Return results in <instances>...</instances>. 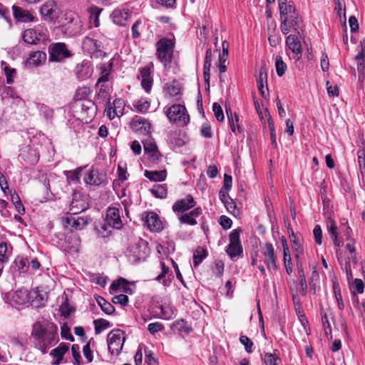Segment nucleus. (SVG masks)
Returning <instances> with one entry per match:
<instances>
[{"label":"nucleus","mask_w":365,"mask_h":365,"mask_svg":"<svg viewBox=\"0 0 365 365\" xmlns=\"http://www.w3.org/2000/svg\"><path fill=\"white\" fill-rule=\"evenodd\" d=\"M31 336L35 347L45 354L58 342V327L48 321L37 322L33 325Z\"/></svg>","instance_id":"obj_1"},{"label":"nucleus","mask_w":365,"mask_h":365,"mask_svg":"<svg viewBox=\"0 0 365 365\" xmlns=\"http://www.w3.org/2000/svg\"><path fill=\"white\" fill-rule=\"evenodd\" d=\"M157 56L165 68H170L173 57L175 41L173 39L163 38L157 43Z\"/></svg>","instance_id":"obj_2"},{"label":"nucleus","mask_w":365,"mask_h":365,"mask_svg":"<svg viewBox=\"0 0 365 365\" xmlns=\"http://www.w3.org/2000/svg\"><path fill=\"white\" fill-rule=\"evenodd\" d=\"M165 113L170 121L176 123L180 125H186L190 121V117L185 107L180 104L171 106Z\"/></svg>","instance_id":"obj_3"},{"label":"nucleus","mask_w":365,"mask_h":365,"mask_svg":"<svg viewBox=\"0 0 365 365\" xmlns=\"http://www.w3.org/2000/svg\"><path fill=\"white\" fill-rule=\"evenodd\" d=\"M241 232L242 230L238 227L232 230L229 235L230 244L226 252L232 259L239 257L242 253V246L240 240Z\"/></svg>","instance_id":"obj_4"},{"label":"nucleus","mask_w":365,"mask_h":365,"mask_svg":"<svg viewBox=\"0 0 365 365\" xmlns=\"http://www.w3.org/2000/svg\"><path fill=\"white\" fill-rule=\"evenodd\" d=\"M124 334L118 329L112 331L108 335V346L112 354H118L121 351L125 341Z\"/></svg>","instance_id":"obj_5"},{"label":"nucleus","mask_w":365,"mask_h":365,"mask_svg":"<svg viewBox=\"0 0 365 365\" xmlns=\"http://www.w3.org/2000/svg\"><path fill=\"white\" fill-rule=\"evenodd\" d=\"M49 61H61L71 56V52L66 48L63 43H56L51 46L49 48Z\"/></svg>","instance_id":"obj_6"},{"label":"nucleus","mask_w":365,"mask_h":365,"mask_svg":"<svg viewBox=\"0 0 365 365\" xmlns=\"http://www.w3.org/2000/svg\"><path fill=\"white\" fill-rule=\"evenodd\" d=\"M262 253L264 257V262L268 269H277V255L272 244L267 242L262 248Z\"/></svg>","instance_id":"obj_7"},{"label":"nucleus","mask_w":365,"mask_h":365,"mask_svg":"<svg viewBox=\"0 0 365 365\" xmlns=\"http://www.w3.org/2000/svg\"><path fill=\"white\" fill-rule=\"evenodd\" d=\"M36 292H30L26 289H19L12 295V302L17 305H24L31 302L34 297H37Z\"/></svg>","instance_id":"obj_8"},{"label":"nucleus","mask_w":365,"mask_h":365,"mask_svg":"<svg viewBox=\"0 0 365 365\" xmlns=\"http://www.w3.org/2000/svg\"><path fill=\"white\" fill-rule=\"evenodd\" d=\"M105 179L103 174L101 173L98 169L92 167L85 174L83 181L86 185L99 186L104 182Z\"/></svg>","instance_id":"obj_9"},{"label":"nucleus","mask_w":365,"mask_h":365,"mask_svg":"<svg viewBox=\"0 0 365 365\" xmlns=\"http://www.w3.org/2000/svg\"><path fill=\"white\" fill-rule=\"evenodd\" d=\"M41 14L46 21H52L58 16V6L55 1L48 0L41 7Z\"/></svg>","instance_id":"obj_10"},{"label":"nucleus","mask_w":365,"mask_h":365,"mask_svg":"<svg viewBox=\"0 0 365 365\" xmlns=\"http://www.w3.org/2000/svg\"><path fill=\"white\" fill-rule=\"evenodd\" d=\"M143 220L148 228L153 232H159L163 229L162 222L158 215L153 212H145L143 215Z\"/></svg>","instance_id":"obj_11"},{"label":"nucleus","mask_w":365,"mask_h":365,"mask_svg":"<svg viewBox=\"0 0 365 365\" xmlns=\"http://www.w3.org/2000/svg\"><path fill=\"white\" fill-rule=\"evenodd\" d=\"M130 125L134 131L142 133H149L151 128L150 123L148 120L138 115L133 118Z\"/></svg>","instance_id":"obj_12"},{"label":"nucleus","mask_w":365,"mask_h":365,"mask_svg":"<svg viewBox=\"0 0 365 365\" xmlns=\"http://www.w3.org/2000/svg\"><path fill=\"white\" fill-rule=\"evenodd\" d=\"M106 220L109 226L115 229H120L123 225L119 210L116 207L108 208Z\"/></svg>","instance_id":"obj_13"},{"label":"nucleus","mask_w":365,"mask_h":365,"mask_svg":"<svg viewBox=\"0 0 365 365\" xmlns=\"http://www.w3.org/2000/svg\"><path fill=\"white\" fill-rule=\"evenodd\" d=\"M12 11L14 17L17 21L28 23L35 20V17L31 11L21 7L14 5L12 6Z\"/></svg>","instance_id":"obj_14"},{"label":"nucleus","mask_w":365,"mask_h":365,"mask_svg":"<svg viewBox=\"0 0 365 365\" xmlns=\"http://www.w3.org/2000/svg\"><path fill=\"white\" fill-rule=\"evenodd\" d=\"M357 62L359 78L361 81L365 75V42L361 41L359 46V52L355 57Z\"/></svg>","instance_id":"obj_15"},{"label":"nucleus","mask_w":365,"mask_h":365,"mask_svg":"<svg viewBox=\"0 0 365 365\" xmlns=\"http://www.w3.org/2000/svg\"><path fill=\"white\" fill-rule=\"evenodd\" d=\"M195 205L194 198L190 195H188L185 198L177 200L173 205V210L174 212H184L195 207Z\"/></svg>","instance_id":"obj_16"},{"label":"nucleus","mask_w":365,"mask_h":365,"mask_svg":"<svg viewBox=\"0 0 365 365\" xmlns=\"http://www.w3.org/2000/svg\"><path fill=\"white\" fill-rule=\"evenodd\" d=\"M202 212V210L201 207H196L189 212L182 214L179 217V221L182 224H187L192 226L195 225L197 223L196 218L198 217Z\"/></svg>","instance_id":"obj_17"},{"label":"nucleus","mask_w":365,"mask_h":365,"mask_svg":"<svg viewBox=\"0 0 365 365\" xmlns=\"http://www.w3.org/2000/svg\"><path fill=\"white\" fill-rule=\"evenodd\" d=\"M44 37L45 34L36 29H26L23 34L24 41L29 44H37L44 38Z\"/></svg>","instance_id":"obj_18"},{"label":"nucleus","mask_w":365,"mask_h":365,"mask_svg":"<svg viewBox=\"0 0 365 365\" xmlns=\"http://www.w3.org/2000/svg\"><path fill=\"white\" fill-rule=\"evenodd\" d=\"M286 44L295 55L294 58L297 60H299L302 56V48L301 43L297 36L292 34L289 35L286 39Z\"/></svg>","instance_id":"obj_19"},{"label":"nucleus","mask_w":365,"mask_h":365,"mask_svg":"<svg viewBox=\"0 0 365 365\" xmlns=\"http://www.w3.org/2000/svg\"><path fill=\"white\" fill-rule=\"evenodd\" d=\"M141 86L143 88L149 93L153 86V78L151 76V67L145 66L140 70Z\"/></svg>","instance_id":"obj_20"},{"label":"nucleus","mask_w":365,"mask_h":365,"mask_svg":"<svg viewBox=\"0 0 365 365\" xmlns=\"http://www.w3.org/2000/svg\"><path fill=\"white\" fill-rule=\"evenodd\" d=\"M82 47L88 53H96L101 51V43L90 37H86L83 41Z\"/></svg>","instance_id":"obj_21"},{"label":"nucleus","mask_w":365,"mask_h":365,"mask_svg":"<svg viewBox=\"0 0 365 365\" xmlns=\"http://www.w3.org/2000/svg\"><path fill=\"white\" fill-rule=\"evenodd\" d=\"M69 346L66 344L61 343L59 346L54 349H53L51 352V355L53 357V364L57 365L59 364L64 354L68 351Z\"/></svg>","instance_id":"obj_22"},{"label":"nucleus","mask_w":365,"mask_h":365,"mask_svg":"<svg viewBox=\"0 0 365 365\" xmlns=\"http://www.w3.org/2000/svg\"><path fill=\"white\" fill-rule=\"evenodd\" d=\"M46 60V54L45 52L37 51L31 52L27 60V63L34 66H39L42 65Z\"/></svg>","instance_id":"obj_23"},{"label":"nucleus","mask_w":365,"mask_h":365,"mask_svg":"<svg viewBox=\"0 0 365 365\" xmlns=\"http://www.w3.org/2000/svg\"><path fill=\"white\" fill-rule=\"evenodd\" d=\"M144 175L150 181L162 182L167 178V171L165 169L162 170H145Z\"/></svg>","instance_id":"obj_24"},{"label":"nucleus","mask_w":365,"mask_h":365,"mask_svg":"<svg viewBox=\"0 0 365 365\" xmlns=\"http://www.w3.org/2000/svg\"><path fill=\"white\" fill-rule=\"evenodd\" d=\"M280 17L283 19L286 16L293 14L295 11V7L292 1L286 2V0H278Z\"/></svg>","instance_id":"obj_25"},{"label":"nucleus","mask_w":365,"mask_h":365,"mask_svg":"<svg viewBox=\"0 0 365 365\" xmlns=\"http://www.w3.org/2000/svg\"><path fill=\"white\" fill-rule=\"evenodd\" d=\"M65 224L76 230H81L87 224V221L81 217L75 218L73 216H70L65 218Z\"/></svg>","instance_id":"obj_26"},{"label":"nucleus","mask_w":365,"mask_h":365,"mask_svg":"<svg viewBox=\"0 0 365 365\" xmlns=\"http://www.w3.org/2000/svg\"><path fill=\"white\" fill-rule=\"evenodd\" d=\"M283 242V252H284V263L287 273L290 275L292 273V264L291 256L289 254V248L285 239L282 240Z\"/></svg>","instance_id":"obj_27"},{"label":"nucleus","mask_w":365,"mask_h":365,"mask_svg":"<svg viewBox=\"0 0 365 365\" xmlns=\"http://www.w3.org/2000/svg\"><path fill=\"white\" fill-rule=\"evenodd\" d=\"M164 93L171 97L177 96L180 93V86L178 82L174 81L166 83L164 86Z\"/></svg>","instance_id":"obj_28"},{"label":"nucleus","mask_w":365,"mask_h":365,"mask_svg":"<svg viewBox=\"0 0 365 365\" xmlns=\"http://www.w3.org/2000/svg\"><path fill=\"white\" fill-rule=\"evenodd\" d=\"M297 272L299 277V285H300V292L303 295H305L307 293V281L304 275V269L302 267V264L300 262H297Z\"/></svg>","instance_id":"obj_29"},{"label":"nucleus","mask_w":365,"mask_h":365,"mask_svg":"<svg viewBox=\"0 0 365 365\" xmlns=\"http://www.w3.org/2000/svg\"><path fill=\"white\" fill-rule=\"evenodd\" d=\"M96 301L101 310L106 314H111L115 312V307L104 298L98 296L96 298Z\"/></svg>","instance_id":"obj_30"},{"label":"nucleus","mask_w":365,"mask_h":365,"mask_svg":"<svg viewBox=\"0 0 365 365\" xmlns=\"http://www.w3.org/2000/svg\"><path fill=\"white\" fill-rule=\"evenodd\" d=\"M113 19L115 24L125 25V21L129 16L128 12H123L122 11L117 10L113 12Z\"/></svg>","instance_id":"obj_31"},{"label":"nucleus","mask_w":365,"mask_h":365,"mask_svg":"<svg viewBox=\"0 0 365 365\" xmlns=\"http://www.w3.org/2000/svg\"><path fill=\"white\" fill-rule=\"evenodd\" d=\"M206 257L207 251L201 247H198L193 255L194 267H197Z\"/></svg>","instance_id":"obj_32"},{"label":"nucleus","mask_w":365,"mask_h":365,"mask_svg":"<svg viewBox=\"0 0 365 365\" xmlns=\"http://www.w3.org/2000/svg\"><path fill=\"white\" fill-rule=\"evenodd\" d=\"M96 334H100L103 330L111 327L110 322L104 319H98L93 321Z\"/></svg>","instance_id":"obj_33"},{"label":"nucleus","mask_w":365,"mask_h":365,"mask_svg":"<svg viewBox=\"0 0 365 365\" xmlns=\"http://www.w3.org/2000/svg\"><path fill=\"white\" fill-rule=\"evenodd\" d=\"M275 68L277 75L281 77L282 76L287 70V65L283 61L281 56H277L275 57Z\"/></svg>","instance_id":"obj_34"},{"label":"nucleus","mask_w":365,"mask_h":365,"mask_svg":"<svg viewBox=\"0 0 365 365\" xmlns=\"http://www.w3.org/2000/svg\"><path fill=\"white\" fill-rule=\"evenodd\" d=\"M15 264L16 267L18 268V270L21 273H25L29 270V265H28L29 263V259L24 258V257H17L15 259Z\"/></svg>","instance_id":"obj_35"},{"label":"nucleus","mask_w":365,"mask_h":365,"mask_svg":"<svg viewBox=\"0 0 365 365\" xmlns=\"http://www.w3.org/2000/svg\"><path fill=\"white\" fill-rule=\"evenodd\" d=\"M150 192L153 195L156 197L159 198H165L167 196V188L163 185H155L151 190Z\"/></svg>","instance_id":"obj_36"},{"label":"nucleus","mask_w":365,"mask_h":365,"mask_svg":"<svg viewBox=\"0 0 365 365\" xmlns=\"http://www.w3.org/2000/svg\"><path fill=\"white\" fill-rule=\"evenodd\" d=\"M133 106L138 112L145 113L149 109L150 104L146 98H141Z\"/></svg>","instance_id":"obj_37"},{"label":"nucleus","mask_w":365,"mask_h":365,"mask_svg":"<svg viewBox=\"0 0 365 365\" xmlns=\"http://www.w3.org/2000/svg\"><path fill=\"white\" fill-rule=\"evenodd\" d=\"M83 168V167H78L76 170L66 171L65 173L66 175V177L69 178L71 181L79 182L80 175Z\"/></svg>","instance_id":"obj_38"},{"label":"nucleus","mask_w":365,"mask_h":365,"mask_svg":"<svg viewBox=\"0 0 365 365\" xmlns=\"http://www.w3.org/2000/svg\"><path fill=\"white\" fill-rule=\"evenodd\" d=\"M128 287L127 282L125 279L120 278L117 281L113 282L110 287V289L111 291H118V290H122V291H126V288Z\"/></svg>","instance_id":"obj_39"},{"label":"nucleus","mask_w":365,"mask_h":365,"mask_svg":"<svg viewBox=\"0 0 365 365\" xmlns=\"http://www.w3.org/2000/svg\"><path fill=\"white\" fill-rule=\"evenodd\" d=\"M160 317L164 319H170L175 316V310L170 307L160 306Z\"/></svg>","instance_id":"obj_40"},{"label":"nucleus","mask_w":365,"mask_h":365,"mask_svg":"<svg viewBox=\"0 0 365 365\" xmlns=\"http://www.w3.org/2000/svg\"><path fill=\"white\" fill-rule=\"evenodd\" d=\"M257 83L260 84V86H262V84H265V88L267 91H268L267 73L266 68L264 66H262L259 71V74L257 78Z\"/></svg>","instance_id":"obj_41"},{"label":"nucleus","mask_w":365,"mask_h":365,"mask_svg":"<svg viewBox=\"0 0 365 365\" xmlns=\"http://www.w3.org/2000/svg\"><path fill=\"white\" fill-rule=\"evenodd\" d=\"M11 201L15 205L17 212L21 215H24L25 212V209L19 196L16 193L11 195Z\"/></svg>","instance_id":"obj_42"},{"label":"nucleus","mask_w":365,"mask_h":365,"mask_svg":"<svg viewBox=\"0 0 365 365\" xmlns=\"http://www.w3.org/2000/svg\"><path fill=\"white\" fill-rule=\"evenodd\" d=\"M143 148L144 151L146 154L158 150V147L154 140L150 137H148V139L143 141Z\"/></svg>","instance_id":"obj_43"},{"label":"nucleus","mask_w":365,"mask_h":365,"mask_svg":"<svg viewBox=\"0 0 365 365\" xmlns=\"http://www.w3.org/2000/svg\"><path fill=\"white\" fill-rule=\"evenodd\" d=\"M224 205L228 212L234 215H239V209L237 207V204L232 198L230 197L228 200L225 201Z\"/></svg>","instance_id":"obj_44"},{"label":"nucleus","mask_w":365,"mask_h":365,"mask_svg":"<svg viewBox=\"0 0 365 365\" xmlns=\"http://www.w3.org/2000/svg\"><path fill=\"white\" fill-rule=\"evenodd\" d=\"M212 110L214 112L216 119L218 121L222 122L224 120V118H225L224 113H223L222 107L220 106V105L218 103H213Z\"/></svg>","instance_id":"obj_45"},{"label":"nucleus","mask_w":365,"mask_h":365,"mask_svg":"<svg viewBox=\"0 0 365 365\" xmlns=\"http://www.w3.org/2000/svg\"><path fill=\"white\" fill-rule=\"evenodd\" d=\"M147 155H148V158L150 163L153 165L158 164L160 161V160L163 157L162 155L160 153L158 149L156 150H154L153 152H150V153H148Z\"/></svg>","instance_id":"obj_46"},{"label":"nucleus","mask_w":365,"mask_h":365,"mask_svg":"<svg viewBox=\"0 0 365 365\" xmlns=\"http://www.w3.org/2000/svg\"><path fill=\"white\" fill-rule=\"evenodd\" d=\"M61 335L63 339L73 341L74 340L70 328L66 324H63L61 328Z\"/></svg>","instance_id":"obj_47"},{"label":"nucleus","mask_w":365,"mask_h":365,"mask_svg":"<svg viewBox=\"0 0 365 365\" xmlns=\"http://www.w3.org/2000/svg\"><path fill=\"white\" fill-rule=\"evenodd\" d=\"M240 341L245 346V349L247 353L252 352V347L253 346V343L247 336H241L240 338Z\"/></svg>","instance_id":"obj_48"},{"label":"nucleus","mask_w":365,"mask_h":365,"mask_svg":"<svg viewBox=\"0 0 365 365\" xmlns=\"http://www.w3.org/2000/svg\"><path fill=\"white\" fill-rule=\"evenodd\" d=\"M280 360L275 354L267 353L264 354V361L266 365H277V361Z\"/></svg>","instance_id":"obj_49"},{"label":"nucleus","mask_w":365,"mask_h":365,"mask_svg":"<svg viewBox=\"0 0 365 365\" xmlns=\"http://www.w3.org/2000/svg\"><path fill=\"white\" fill-rule=\"evenodd\" d=\"M164 329V326L160 322H154L150 323L148 326V330L151 334H155V333L162 331Z\"/></svg>","instance_id":"obj_50"},{"label":"nucleus","mask_w":365,"mask_h":365,"mask_svg":"<svg viewBox=\"0 0 365 365\" xmlns=\"http://www.w3.org/2000/svg\"><path fill=\"white\" fill-rule=\"evenodd\" d=\"M7 245L6 242L0 243V262L1 266H4V263L7 261Z\"/></svg>","instance_id":"obj_51"},{"label":"nucleus","mask_w":365,"mask_h":365,"mask_svg":"<svg viewBox=\"0 0 365 365\" xmlns=\"http://www.w3.org/2000/svg\"><path fill=\"white\" fill-rule=\"evenodd\" d=\"M334 292L336 299L337 301V305L339 309H342L344 307V304L342 300V297L340 292V289L338 286L334 285Z\"/></svg>","instance_id":"obj_52"},{"label":"nucleus","mask_w":365,"mask_h":365,"mask_svg":"<svg viewBox=\"0 0 365 365\" xmlns=\"http://www.w3.org/2000/svg\"><path fill=\"white\" fill-rule=\"evenodd\" d=\"M213 273L217 276L220 277L224 272V263L221 260H217L215 263V266L212 269Z\"/></svg>","instance_id":"obj_53"},{"label":"nucleus","mask_w":365,"mask_h":365,"mask_svg":"<svg viewBox=\"0 0 365 365\" xmlns=\"http://www.w3.org/2000/svg\"><path fill=\"white\" fill-rule=\"evenodd\" d=\"M313 234L316 243L320 245L322 242V232L321 227L319 225H317L314 227Z\"/></svg>","instance_id":"obj_54"},{"label":"nucleus","mask_w":365,"mask_h":365,"mask_svg":"<svg viewBox=\"0 0 365 365\" xmlns=\"http://www.w3.org/2000/svg\"><path fill=\"white\" fill-rule=\"evenodd\" d=\"M281 20H284V21L290 24L291 25L296 26L298 22V16L295 11H294L293 14L291 13L290 14L286 16L283 19H281Z\"/></svg>","instance_id":"obj_55"},{"label":"nucleus","mask_w":365,"mask_h":365,"mask_svg":"<svg viewBox=\"0 0 365 365\" xmlns=\"http://www.w3.org/2000/svg\"><path fill=\"white\" fill-rule=\"evenodd\" d=\"M112 301L114 304H120L125 306L128 302V297L127 295L121 294L115 296L113 298Z\"/></svg>","instance_id":"obj_56"},{"label":"nucleus","mask_w":365,"mask_h":365,"mask_svg":"<svg viewBox=\"0 0 365 365\" xmlns=\"http://www.w3.org/2000/svg\"><path fill=\"white\" fill-rule=\"evenodd\" d=\"M145 361L148 364L151 365L152 364H155L158 362V360L155 358L154 354L152 351L145 349Z\"/></svg>","instance_id":"obj_57"},{"label":"nucleus","mask_w":365,"mask_h":365,"mask_svg":"<svg viewBox=\"0 0 365 365\" xmlns=\"http://www.w3.org/2000/svg\"><path fill=\"white\" fill-rule=\"evenodd\" d=\"M4 72L6 76V83L8 84H11L13 83L12 77L16 73V69L5 66Z\"/></svg>","instance_id":"obj_58"},{"label":"nucleus","mask_w":365,"mask_h":365,"mask_svg":"<svg viewBox=\"0 0 365 365\" xmlns=\"http://www.w3.org/2000/svg\"><path fill=\"white\" fill-rule=\"evenodd\" d=\"M358 163L361 175H365V154L364 153L362 155H360L359 152L358 153Z\"/></svg>","instance_id":"obj_59"},{"label":"nucleus","mask_w":365,"mask_h":365,"mask_svg":"<svg viewBox=\"0 0 365 365\" xmlns=\"http://www.w3.org/2000/svg\"><path fill=\"white\" fill-rule=\"evenodd\" d=\"M220 224L224 229H229L231 227L232 222L230 217L222 215L220 217Z\"/></svg>","instance_id":"obj_60"},{"label":"nucleus","mask_w":365,"mask_h":365,"mask_svg":"<svg viewBox=\"0 0 365 365\" xmlns=\"http://www.w3.org/2000/svg\"><path fill=\"white\" fill-rule=\"evenodd\" d=\"M210 67L211 66H208V65H204V67H203V70H204L203 76H204L205 83L207 86V89L210 88Z\"/></svg>","instance_id":"obj_61"},{"label":"nucleus","mask_w":365,"mask_h":365,"mask_svg":"<svg viewBox=\"0 0 365 365\" xmlns=\"http://www.w3.org/2000/svg\"><path fill=\"white\" fill-rule=\"evenodd\" d=\"M349 24L351 32H356L358 31L359 24L358 20L355 16H352L349 17Z\"/></svg>","instance_id":"obj_62"},{"label":"nucleus","mask_w":365,"mask_h":365,"mask_svg":"<svg viewBox=\"0 0 365 365\" xmlns=\"http://www.w3.org/2000/svg\"><path fill=\"white\" fill-rule=\"evenodd\" d=\"M83 352L85 358L87 359L88 362H91L93 360V354L90 348V344H87L83 346Z\"/></svg>","instance_id":"obj_63"},{"label":"nucleus","mask_w":365,"mask_h":365,"mask_svg":"<svg viewBox=\"0 0 365 365\" xmlns=\"http://www.w3.org/2000/svg\"><path fill=\"white\" fill-rule=\"evenodd\" d=\"M201 135L205 138L212 137L211 127L208 124H203L201 128Z\"/></svg>","instance_id":"obj_64"}]
</instances>
